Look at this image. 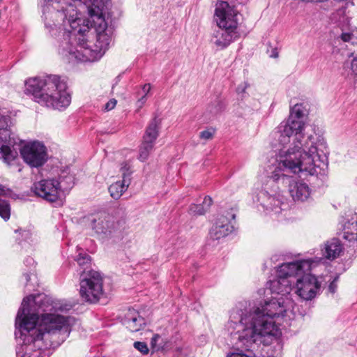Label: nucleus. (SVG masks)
<instances>
[{"label":"nucleus","mask_w":357,"mask_h":357,"mask_svg":"<svg viewBox=\"0 0 357 357\" xmlns=\"http://www.w3.org/2000/svg\"><path fill=\"white\" fill-rule=\"evenodd\" d=\"M291 297L277 296L269 301L252 305L238 303L231 311L227 327L238 348L250 351L259 337L277 338L281 335L277 319L294 308Z\"/></svg>","instance_id":"1"},{"label":"nucleus","mask_w":357,"mask_h":357,"mask_svg":"<svg viewBox=\"0 0 357 357\" xmlns=\"http://www.w3.org/2000/svg\"><path fill=\"white\" fill-rule=\"evenodd\" d=\"M328 168V158H286L274 164L271 174L272 182L281 181L288 184L289 192L294 201L304 202L308 199L311 190L303 181L296 180L287 174L288 172L306 173L311 176L324 174Z\"/></svg>","instance_id":"2"},{"label":"nucleus","mask_w":357,"mask_h":357,"mask_svg":"<svg viewBox=\"0 0 357 357\" xmlns=\"http://www.w3.org/2000/svg\"><path fill=\"white\" fill-rule=\"evenodd\" d=\"M25 85L26 91L41 105L61 109L70 103V96L66 91L67 84L57 75L30 78Z\"/></svg>","instance_id":"3"},{"label":"nucleus","mask_w":357,"mask_h":357,"mask_svg":"<svg viewBox=\"0 0 357 357\" xmlns=\"http://www.w3.org/2000/svg\"><path fill=\"white\" fill-rule=\"evenodd\" d=\"M237 14L234 7L227 1H221L216 3L215 20L218 29L213 32L211 39L216 47L223 49L239 38Z\"/></svg>","instance_id":"4"},{"label":"nucleus","mask_w":357,"mask_h":357,"mask_svg":"<svg viewBox=\"0 0 357 357\" xmlns=\"http://www.w3.org/2000/svg\"><path fill=\"white\" fill-rule=\"evenodd\" d=\"M312 262L308 259L298 260L281 264L277 271V278L271 281L270 289L278 296L290 297L294 289L292 284L295 282V275H299L305 271H310Z\"/></svg>","instance_id":"5"},{"label":"nucleus","mask_w":357,"mask_h":357,"mask_svg":"<svg viewBox=\"0 0 357 357\" xmlns=\"http://www.w3.org/2000/svg\"><path fill=\"white\" fill-rule=\"evenodd\" d=\"M304 107L302 104H296L290 109V114L287 121L282 122L273 135L282 146L289 143L294 133H301L304 130L305 123L303 120L305 115Z\"/></svg>","instance_id":"6"},{"label":"nucleus","mask_w":357,"mask_h":357,"mask_svg":"<svg viewBox=\"0 0 357 357\" xmlns=\"http://www.w3.org/2000/svg\"><path fill=\"white\" fill-rule=\"evenodd\" d=\"M101 274L94 270L80 274V296L83 301L96 303L104 296Z\"/></svg>","instance_id":"7"},{"label":"nucleus","mask_w":357,"mask_h":357,"mask_svg":"<svg viewBox=\"0 0 357 357\" xmlns=\"http://www.w3.org/2000/svg\"><path fill=\"white\" fill-rule=\"evenodd\" d=\"M268 178L269 180L266 187L257 195V202L266 213L278 214L282 210L284 198L278 191L279 188L275 184V182H272L271 175L268 176Z\"/></svg>","instance_id":"8"},{"label":"nucleus","mask_w":357,"mask_h":357,"mask_svg":"<svg viewBox=\"0 0 357 357\" xmlns=\"http://www.w3.org/2000/svg\"><path fill=\"white\" fill-rule=\"evenodd\" d=\"M88 13L92 18L91 26L96 32L97 40L108 44V34L106 33L107 24L103 17V10L107 6L108 0H88Z\"/></svg>","instance_id":"9"},{"label":"nucleus","mask_w":357,"mask_h":357,"mask_svg":"<svg viewBox=\"0 0 357 357\" xmlns=\"http://www.w3.org/2000/svg\"><path fill=\"white\" fill-rule=\"evenodd\" d=\"M305 271L299 275H295L294 293L301 299L309 301L315 297L320 290L321 282L314 275L306 273Z\"/></svg>","instance_id":"10"},{"label":"nucleus","mask_w":357,"mask_h":357,"mask_svg":"<svg viewBox=\"0 0 357 357\" xmlns=\"http://www.w3.org/2000/svg\"><path fill=\"white\" fill-rule=\"evenodd\" d=\"M59 187L56 179L47 178L35 182L31 186V190L36 196L49 202H55L59 197Z\"/></svg>","instance_id":"11"},{"label":"nucleus","mask_w":357,"mask_h":357,"mask_svg":"<svg viewBox=\"0 0 357 357\" xmlns=\"http://www.w3.org/2000/svg\"><path fill=\"white\" fill-rule=\"evenodd\" d=\"M91 228L102 238H109L119 229L118 222L109 214L100 213L93 216L91 220Z\"/></svg>","instance_id":"12"},{"label":"nucleus","mask_w":357,"mask_h":357,"mask_svg":"<svg viewBox=\"0 0 357 357\" xmlns=\"http://www.w3.org/2000/svg\"><path fill=\"white\" fill-rule=\"evenodd\" d=\"M161 123L162 119L157 114H155L145 130L139 149L140 156H146L151 153L155 141L159 136Z\"/></svg>","instance_id":"13"},{"label":"nucleus","mask_w":357,"mask_h":357,"mask_svg":"<svg viewBox=\"0 0 357 357\" xmlns=\"http://www.w3.org/2000/svg\"><path fill=\"white\" fill-rule=\"evenodd\" d=\"M235 218V215L231 212H227V214L219 215L215 223L210 229L209 235L213 240H219L232 232L234 226L231 220Z\"/></svg>","instance_id":"14"},{"label":"nucleus","mask_w":357,"mask_h":357,"mask_svg":"<svg viewBox=\"0 0 357 357\" xmlns=\"http://www.w3.org/2000/svg\"><path fill=\"white\" fill-rule=\"evenodd\" d=\"M294 135L293 142L289 145L288 148L286 149V146L290 143V142L284 146L280 144L279 142L274 137L275 143L273 144V147L275 148V151H279L280 156H290L291 155H298V156H303L305 154L307 156V151L303 147L301 142L302 139L304 137L303 131L301 133Z\"/></svg>","instance_id":"15"},{"label":"nucleus","mask_w":357,"mask_h":357,"mask_svg":"<svg viewBox=\"0 0 357 357\" xmlns=\"http://www.w3.org/2000/svg\"><path fill=\"white\" fill-rule=\"evenodd\" d=\"M10 119L0 114V156H9L11 154V146L15 143L11 137L10 128Z\"/></svg>","instance_id":"16"},{"label":"nucleus","mask_w":357,"mask_h":357,"mask_svg":"<svg viewBox=\"0 0 357 357\" xmlns=\"http://www.w3.org/2000/svg\"><path fill=\"white\" fill-rule=\"evenodd\" d=\"M20 145L21 156H45L47 153L44 144L37 140L28 142L21 140Z\"/></svg>","instance_id":"17"},{"label":"nucleus","mask_w":357,"mask_h":357,"mask_svg":"<svg viewBox=\"0 0 357 357\" xmlns=\"http://www.w3.org/2000/svg\"><path fill=\"white\" fill-rule=\"evenodd\" d=\"M123 324L131 332H137L145 325V321L137 311L129 309L125 315Z\"/></svg>","instance_id":"18"},{"label":"nucleus","mask_w":357,"mask_h":357,"mask_svg":"<svg viewBox=\"0 0 357 357\" xmlns=\"http://www.w3.org/2000/svg\"><path fill=\"white\" fill-rule=\"evenodd\" d=\"M343 246L341 241L337 238H332L328 241L322 250L324 256L330 260H333L338 257L342 252Z\"/></svg>","instance_id":"19"},{"label":"nucleus","mask_w":357,"mask_h":357,"mask_svg":"<svg viewBox=\"0 0 357 357\" xmlns=\"http://www.w3.org/2000/svg\"><path fill=\"white\" fill-rule=\"evenodd\" d=\"M68 23L70 27V30H68V31L75 36L77 34L84 36L91 29L89 26V21L82 18L77 17L75 20H68Z\"/></svg>","instance_id":"20"},{"label":"nucleus","mask_w":357,"mask_h":357,"mask_svg":"<svg viewBox=\"0 0 357 357\" xmlns=\"http://www.w3.org/2000/svg\"><path fill=\"white\" fill-rule=\"evenodd\" d=\"M75 176L72 174L67 170H63L57 180L60 185V192L70 189L75 184Z\"/></svg>","instance_id":"21"},{"label":"nucleus","mask_w":357,"mask_h":357,"mask_svg":"<svg viewBox=\"0 0 357 357\" xmlns=\"http://www.w3.org/2000/svg\"><path fill=\"white\" fill-rule=\"evenodd\" d=\"M128 187L129 185H128L127 183H124L122 181H118L112 183L109 187V192L110 193V196L113 199L117 200L122 196L123 192H125L127 190Z\"/></svg>","instance_id":"22"},{"label":"nucleus","mask_w":357,"mask_h":357,"mask_svg":"<svg viewBox=\"0 0 357 357\" xmlns=\"http://www.w3.org/2000/svg\"><path fill=\"white\" fill-rule=\"evenodd\" d=\"M343 237L349 241L357 240V220L348 221L344 225Z\"/></svg>","instance_id":"23"},{"label":"nucleus","mask_w":357,"mask_h":357,"mask_svg":"<svg viewBox=\"0 0 357 357\" xmlns=\"http://www.w3.org/2000/svg\"><path fill=\"white\" fill-rule=\"evenodd\" d=\"M328 154V147L324 142L312 145L307 151V156H327Z\"/></svg>","instance_id":"24"},{"label":"nucleus","mask_w":357,"mask_h":357,"mask_svg":"<svg viewBox=\"0 0 357 357\" xmlns=\"http://www.w3.org/2000/svg\"><path fill=\"white\" fill-rule=\"evenodd\" d=\"M120 172L122 176V181L130 185L132 180L131 176L134 172V168L130 161L121 164Z\"/></svg>","instance_id":"25"},{"label":"nucleus","mask_w":357,"mask_h":357,"mask_svg":"<svg viewBox=\"0 0 357 357\" xmlns=\"http://www.w3.org/2000/svg\"><path fill=\"white\" fill-rule=\"evenodd\" d=\"M75 261H76L78 265L83 268L82 273L88 272L91 265V257L85 252H79L77 255L75 257Z\"/></svg>","instance_id":"26"},{"label":"nucleus","mask_w":357,"mask_h":357,"mask_svg":"<svg viewBox=\"0 0 357 357\" xmlns=\"http://www.w3.org/2000/svg\"><path fill=\"white\" fill-rule=\"evenodd\" d=\"M225 109L223 102L220 100H215L208 107L207 111L211 114L212 116H215Z\"/></svg>","instance_id":"27"},{"label":"nucleus","mask_w":357,"mask_h":357,"mask_svg":"<svg viewBox=\"0 0 357 357\" xmlns=\"http://www.w3.org/2000/svg\"><path fill=\"white\" fill-rule=\"evenodd\" d=\"M23 161L30 167L38 168L42 167L46 162L47 158H22Z\"/></svg>","instance_id":"28"},{"label":"nucleus","mask_w":357,"mask_h":357,"mask_svg":"<svg viewBox=\"0 0 357 357\" xmlns=\"http://www.w3.org/2000/svg\"><path fill=\"white\" fill-rule=\"evenodd\" d=\"M0 216L5 220L10 218V208L9 204L5 201L0 199Z\"/></svg>","instance_id":"29"},{"label":"nucleus","mask_w":357,"mask_h":357,"mask_svg":"<svg viewBox=\"0 0 357 357\" xmlns=\"http://www.w3.org/2000/svg\"><path fill=\"white\" fill-rule=\"evenodd\" d=\"M163 339L159 335H154L151 340V345L155 351L163 350L165 345H162Z\"/></svg>","instance_id":"30"},{"label":"nucleus","mask_w":357,"mask_h":357,"mask_svg":"<svg viewBox=\"0 0 357 357\" xmlns=\"http://www.w3.org/2000/svg\"><path fill=\"white\" fill-rule=\"evenodd\" d=\"M188 212L190 213V214L195 215H204L206 213L205 210L204 208V206H202L201 204H192L189 206Z\"/></svg>","instance_id":"31"},{"label":"nucleus","mask_w":357,"mask_h":357,"mask_svg":"<svg viewBox=\"0 0 357 357\" xmlns=\"http://www.w3.org/2000/svg\"><path fill=\"white\" fill-rule=\"evenodd\" d=\"M215 134V130L212 128L207 129L206 130L202 131L199 133V137L204 140H209L211 139Z\"/></svg>","instance_id":"32"},{"label":"nucleus","mask_w":357,"mask_h":357,"mask_svg":"<svg viewBox=\"0 0 357 357\" xmlns=\"http://www.w3.org/2000/svg\"><path fill=\"white\" fill-rule=\"evenodd\" d=\"M134 347L143 354H147L149 353V348L145 342H135L134 343Z\"/></svg>","instance_id":"33"},{"label":"nucleus","mask_w":357,"mask_h":357,"mask_svg":"<svg viewBox=\"0 0 357 357\" xmlns=\"http://www.w3.org/2000/svg\"><path fill=\"white\" fill-rule=\"evenodd\" d=\"M3 159V162L8 165L10 167L13 166H18V159L20 158H1Z\"/></svg>","instance_id":"34"},{"label":"nucleus","mask_w":357,"mask_h":357,"mask_svg":"<svg viewBox=\"0 0 357 357\" xmlns=\"http://www.w3.org/2000/svg\"><path fill=\"white\" fill-rule=\"evenodd\" d=\"M212 199L208 196H206L201 206H204L205 212H206L209 209L210 206L212 205Z\"/></svg>","instance_id":"35"},{"label":"nucleus","mask_w":357,"mask_h":357,"mask_svg":"<svg viewBox=\"0 0 357 357\" xmlns=\"http://www.w3.org/2000/svg\"><path fill=\"white\" fill-rule=\"evenodd\" d=\"M0 195L12 197L13 192L9 188H6V187L0 185Z\"/></svg>","instance_id":"36"},{"label":"nucleus","mask_w":357,"mask_h":357,"mask_svg":"<svg viewBox=\"0 0 357 357\" xmlns=\"http://www.w3.org/2000/svg\"><path fill=\"white\" fill-rule=\"evenodd\" d=\"M116 100L114 99V98H112L109 101H108L105 105V109L106 111H109V110H112V109L114 108V107L116 106Z\"/></svg>","instance_id":"37"},{"label":"nucleus","mask_w":357,"mask_h":357,"mask_svg":"<svg viewBox=\"0 0 357 357\" xmlns=\"http://www.w3.org/2000/svg\"><path fill=\"white\" fill-rule=\"evenodd\" d=\"M338 277H336L329 284L328 290L331 293L334 294L337 289L336 281Z\"/></svg>","instance_id":"38"},{"label":"nucleus","mask_w":357,"mask_h":357,"mask_svg":"<svg viewBox=\"0 0 357 357\" xmlns=\"http://www.w3.org/2000/svg\"><path fill=\"white\" fill-rule=\"evenodd\" d=\"M340 38L343 41L349 42L354 38V35L350 33H342Z\"/></svg>","instance_id":"39"},{"label":"nucleus","mask_w":357,"mask_h":357,"mask_svg":"<svg viewBox=\"0 0 357 357\" xmlns=\"http://www.w3.org/2000/svg\"><path fill=\"white\" fill-rule=\"evenodd\" d=\"M250 354H243L242 351H241V352L232 353L231 355L227 356V357H252Z\"/></svg>","instance_id":"40"},{"label":"nucleus","mask_w":357,"mask_h":357,"mask_svg":"<svg viewBox=\"0 0 357 357\" xmlns=\"http://www.w3.org/2000/svg\"><path fill=\"white\" fill-rule=\"evenodd\" d=\"M351 70L357 75V57H355L351 62Z\"/></svg>","instance_id":"41"},{"label":"nucleus","mask_w":357,"mask_h":357,"mask_svg":"<svg viewBox=\"0 0 357 357\" xmlns=\"http://www.w3.org/2000/svg\"><path fill=\"white\" fill-rule=\"evenodd\" d=\"M150 90H151V85H150V84H144V86H143V91L146 93V94H145V95H146V94L150 91ZM145 96H144L142 98V100H143V99H145Z\"/></svg>","instance_id":"42"},{"label":"nucleus","mask_w":357,"mask_h":357,"mask_svg":"<svg viewBox=\"0 0 357 357\" xmlns=\"http://www.w3.org/2000/svg\"><path fill=\"white\" fill-rule=\"evenodd\" d=\"M273 58H278V52L277 49H273L272 51V54L271 55Z\"/></svg>","instance_id":"43"},{"label":"nucleus","mask_w":357,"mask_h":357,"mask_svg":"<svg viewBox=\"0 0 357 357\" xmlns=\"http://www.w3.org/2000/svg\"><path fill=\"white\" fill-rule=\"evenodd\" d=\"M24 277L25 278L26 282H28L30 279V275L29 273H26L24 274Z\"/></svg>","instance_id":"44"},{"label":"nucleus","mask_w":357,"mask_h":357,"mask_svg":"<svg viewBox=\"0 0 357 357\" xmlns=\"http://www.w3.org/2000/svg\"><path fill=\"white\" fill-rule=\"evenodd\" d=\"M30 262L33 261V259L30 258L28 259Z\"/></svg>","instance_id":"45"},{"label":"nucleus","mask_w":357,"mask_h":357,"mask_svg":"<svg viewBox=\"0 0 357 357\" xmlns=\"http://www.w3.org/2000/svg\"><path fill=\"white\" fill-rule=\"evenodd\" d=\"M246 88V86H245L243 89H242V91L244 92L245 91V89Z\"/></svg>","instance_id":"46"},{"label":"nucleus","mask_w":357,"mask_h":357,"mask_svg":"<svg viewBox=\"0 0 357 357\" xmlns=\"http://www.w3.org/2000/svg\"><path fill=\"white\" fill-rule=\"evenodd\" d=\"M54 30V28L51 27L50 31H52Z\"/></svg>","instance_id":"47"}]
</instances>
